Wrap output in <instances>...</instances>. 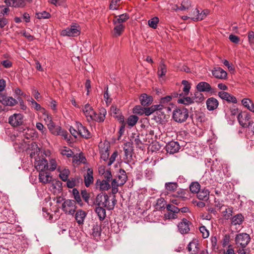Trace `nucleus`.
I'll list each match as a JSON object with an SVG mask.
<instances>
[{
	"instance_id": "f257e3e1",
	"label": "nucleus",
	"mask_w": 254,
	"mask_h": 254,
	"mask_svg": "<svg viewBox=\"0 0 254 254\" xmlns=\"http://www.w3.org/2000/svg\"><path fill=\"white\" fill-rule=\"evenodd\" d=\"M189 117L188 110L184 107L176 108L172 114L173 119L177 123L185 122Z\"/></svg>"
},
{
	"instance_id": "f03ea898",
	"label": "nucleus",
	"mask_w": 254,
	"mask_h": 254,
	"mask_svg": "<svg viewBox=\"0 0 254 254\" xmlns=\"http://www.w3.org/2000/svg\"><path fill=\"white\" fill-rule=\"evenodd\" d=\"M251 237L246 233H241L237 234L235 237V243L238 247L246 248L251 241Z\"/></svg>"
},
{
	"instance_id": "7ed1b4c3",
	"label": "nucleus",
	"mask_w": 254,
	"mask_h": 254,
	"mask_svg": "<svg viewBox=\"0 0 254 254\" xmlns=\"http://www.w3.org/2000/svg\"><path fill=\"white\" fill-rule=\"evenodd\" d=\"M62 209L65 213L73 215L76 209L75 201L72 199L65 200L62 204Z\"/></svg>"
},
{
	"instance_id": "20e7f679",
	"label": "nucleus",
	"mask_w": 254,
	"mask_h": 254,
	"mask_svg": "<svg viewBox=\"0 0 254 254\" xmlns=\"http://www.w3.org/2000/svg\"><path fill=\"white\" fill-rule=\"evenodd\" d=\"M80 34V28L79 26L75 24L70 25L69 27L62 30V35L64 36H77Z\"/></svg>"
},
{
	"instance_id": "39448f33",
	"label": "nucleus",
	"mask_w": 254,
	"mask_h": 254,
	"mask_svg": "<svg viewBox=\"0 0 254 254\" xmlns=\"http://www.w3.org/2000/svg\"><path fill=\"white\" fill-rule=\"evenodd\" d=\"M0 102L5 106H13L17 104L18 101L12 97L0 93Z\"/></svg>"
},
{
	"instance_id": "423d86ee",
	"label": "nucleus",
	"mask_w": 254,
	"mask_h": 254,
	"mask_svg": "<svg viewBox=\"0 0 254 254\" xmlns=\"http://www.w3.org/2000/svg\"><path fill=\"white\" fill-rule=\"evenodd\" d=\"M45 120L46 121H49V123L47 124V126L48 129L52 134L54 135L60 134L61 131L62 130L61 127H60L55 126V124L52 120V118L51 116L47 115V119H45Z\"/></svg>"
},
{
	"instance_id": "0eeeda50",
	"label": "nucleus",
	"mask_w": 254,
	"mask_h": 254,
	"mask_svg": "<svg viewBox=\"0 0 254 254\" xmlns=\"http://www.w3.org/2000/svg\"><path fill=\"white\" fill-rule=\"evenodd\" d=\"M35 166L39 172L42 171H48L49 165L47 160L45 158H39L35 159Z\"/></svg>"
},
{
	"instance_id": "6e6552de",
	"label": "nucleus",
	"mask_w": 254,
	"mask_h": 254,
	"mask_svg": "<svg viewBox=\"0 0 254 254\" xmlns=\"http://www.w3.org/2000/svg\"><path fill=\"white\" fill-rule=\"evenodd\" d=\"M23 116L20 114H14L9 117L8 123L13 127L18 126L22 124Z\"/></svg>"
},
{
	"instance_id": "1a4fd4ad",
	"label": "nucleus",
	"mask_w": 254,
	"mask_h": 254,
	"mask_svg": "<svg viewBox=\"0 0 254 254\" xmlns=\"http://www.w3.org/2000/svg\"><path fill=\"white\" fill-rule=\"evenodd\" d=\"M77 129L78 130L79 134L82 137L86 139L90 138L92 137L90 132L87 127L83 126L80 123L76 124Z\"/></svg>"
},
{
	"instance_id": "9d476101",
	"label": "nucleus",
	"mask_w": 254,
	"mask_h": 254,
	"mask_svg": "<svg viewBox=\"0 0 254 254\" xmlns=\"http://www.w3.org/2000/svg\"><path fill=\"white\" fill-rule=\"evenodd\" d=\"M114 179H117V183L120 186L124 185L127 179L126 171L123 169H120Z\"/></svg>"
},
{
	"instance_id": "9b49d317",
	"label": "nucleus",
	"mask_w": 254,
	"mask_h": 254,
	"mask_svg": "<svg viewBox=\"0 0 254 254\" xmlns=\"http://www.w3.org/2000/svg\"><path fill=\"white\" fill-rule=\"evenodd\" d=\"M165 148L167 153L174 154L179 150L180 146L177 141H172L167 144Z\"/></svg>"
},
{
	"instance_id": "f8f14e48",
	"label": "nucleus",
	"mask_w": 254,
	"mask_h": 254,
	"mask_svg": "<svg viewBox=\"0 0 254 254\" xmlns=\"http://www.w3.org/2000/svg\"><path fill=\"white\" fill-rule=\"evenodd\" d=\"M190 223L186 218H183L182 221L180 222L178 225V227L179 232L181 234H187L190 230Z\"/></svg>"
},
{
	"instance_id": "ddd939ff",
	"label": "nucleus",
	"mask_w": 254,
	"mask_h": 254,
	"mask_svg": "<svg viewBox=\"0 0 254 254\" xmlns=\"http://www.w3.org/2000/svg\"><path fill=\"white\" fill-rule=\"evenodd\" d=\"M39 179L40 182L47 184L52 182V177L50 176V173L47 171H42L39 172Z\"/></svg>"
},
{
	"instance_id": "4468645a",
	"label": "nucleus",
	"mask_w": 254,
	"mask_h": 254,
	"mask_svg": "<svg viewBox=\"0 0 254 254\" xmlns=\"http://www.w3.org/2000/svg\"><path fill=\"white\" fill-rule=\"evenodd\" d=\"M218 96L222 99L225 100L229 103H237V102L236 98L228 92L225 91L219 92Z\"/></svg>"
},
{
	"instance_id": "2eb2a0df",
	"label": "nucleus",
	"mask_w": 254,
	"mask_h": 254,
	"mask_svg": "<svg viewBox=\"0 0 254 254\" xmlns=\"http://www.w3.org/2000/svg\"><path fill=\"white\" fill-rule=\"evenodd\" d=\"M196 88L199 92H212L213 91L210 85L204 81L199 82L196 85Z\"/></svg>"
},
{
	"instance_id": "dca6fc26",
	"label": "nucleus",
	"mask_w": 254,
	"mask_h": 254,
	"mask_svg": "<svg viewBox=\"0 0 254 254\" xmlns=\"http://www.w3.org/2000/svg\"><path fill=\"white\" fill-rule=\"evenodd\" d=\"M108 198V194L106 193H101L98 194L95 199L94 204H95L98 206L106 207L105 204V200H107Z\"/></svg>"
},
{
	"instance_id": "f3484780",
	"label": "nucleus",
	"mask_w": 254,
	"mask_h": 254,
	"mask_svg": "<svg viewBox=\"0 0 254 254\" xmlns=\"http://www.w3.org/2000/svg\"><path fill=\"white\" fill-rule=\"evenodd\" d=\"M83 111L85 116L87 118L88 120H93L95 112L89 104H87L84 106Z\"/></svg>"
},
{
	"instance_id": "a211bd4d",
	"label": "nucleus",
	"mask_w": 254,
	"mask_h": 254,
	"mask_svg": "<svg viewBox=\"0 0 254 254\" xmlns=\"http://www.w3.org/2000/svg\"><path fill=\"white\" fill-rule=\"evenodd\" d=\"M206 104L209 111H213L218 107L219 102L215 98L210 97L207 99Z\"/></svg>"
},
{
	"instance_id": "6ab92c4d",
	"label": "nucleus",
	"mask_w": 254,
	"mask_h": 254,
	"mask_svg": "<svg viewBox=\"0 0 254 254\" xmlns=\"http://www.w3.org/2000/svg\"><path fill=\"white\" fill-rule=\"evenodd\" d=\"M212 73L215 77L219 79H226L227 76L226 71L220 67L215 68Z\"/></svg>"
},
{
	"instance_id": "aec40b11",
	"label": "nucleus",
	"mask_w": 254,
	"mask_h": 254,
	"mask_svg": "<svg viewBox=\"0 0 254 254\" xmlns=\"http://www.w3.org/2000/svg\"><path fill=\"white\" fill-rule=\"evenodd\" d=\"M188 250L191 254H198L199 251V244L196 241H192L188 246Z\"/></svg>"
},
{
	"instance_id": "412c9836",
	"label": "nucleus",
	"mask_w": 254,
	"mask_h": 254,
	"mask_svg": "<svg viewBox=\"0 0 254 254\" xmlns=\"http://www.w3.org/2000/svg\"><path fill=\"white\" fill-rule=\"evenodd\" d=\"M93 170L91 168H88L87 174L84 176V184L86 187L93 183Z\"/></svg>"
},
{
	"instance_id": "4be33fe9",
	"label": "nucleus",
	"mask_w": 254,
	"mask_h": 254,
	"mask_svg": "<svg viewBox=\"0 0 254 254\" xmlns=\"http://www.w3.org/2000/svg\"><path fill=\"white\" fill-rule=\"evenodd\" d=\"M106 113V109L104 108H101L99 110V114L95 113V115L92 120H95L98 122H103L105 119Z\"/></svg>"
},
{
	"instance_id": "5701e85b",
	"label": "nucleus",
	"mask_w": 254,
	"mask_h": 254,
	"mask_svg": "<svg viewBox=\"0 0 254 254\" xmlns=\"http://www.w3.org/2000/svg\"><path fill=\"white\" fill-rule=\"evenodd\" d=\"M97 188H99L100 190L105 191L108 190L111 188V185L109 182L105 180L100 181L98 180L96 183Z\"/></svg>"
},
{
	"instance_id": "b1692460",
	"label": "nucleus",
	"mask_w": 254,
	"mask_h": 254,
	"mask_svg": "<svg viewBox=\"0 0 254 254\" xmlns=\"http://www.w3.org/2000/svg\"><path fill=\"white\" fill-rule=\"evenodd\" d=\"M209 191L206 189L200 190L197 193V198L202 200H207L209 197Z\"/></svg>"
},
{
	"instance_id": "393cba45",
	"label": "nucleus",
	"mask_w": 254,
	"mask_h": 254,
	"mask_svg": "<svg viewBox=\"0 0 254 254\" xmlns=\"http://www.w3.org/2000/svg\"><path fill=\"white\" fill-rule=\"evenodd\" d=\"M86 216V212L81 210H78L75 215V218L78 224H83L84 219Z\"/></svg>"
},
{
	"instance_id": "a878e982",
	"label": "nucleus",
	"mask_w": 254,
	"mask_h": 254,
	"mask_svg": "<svg viewBox=\"0 0 254 254\" xmlns=\"http://www.w3.org/2000/svg\"><path fill=\"white\" fill-rule=\"evenodd\" d=\"M167 66L165 64L164 62L162 60L159 64L158 68L157 74L159 77H162L165 76L167 73Z\"/></svg>"
},
{
	"instance_id": "bb28decb",
	"label": "nucleus",
	"mask_w": 254,
	"mask_h": 254,
	"mask_svg": "<svg viewBox=\"0 0 254 254\" xmlns=\"http://www.w3.org/2000/svg\"><path fill=\"white\" fill-rule=\"evenodd\" d=\"M27 101L30 103L31 107L34 108L35 110L40 111L41 113L44 114L45 109L42 107L41 105L36 102L32 98H30Z\"/></svg>"
},
{
	"instance_id": "cd10ccee",
	"label": "nucleus",
	"mask_w": 254,
	"mask_h": 254,
	"mask_svg": "<svg viewBox=\"0 0 254 254\" xmlns=\"http://www.w3.org/2000/svg\"><path fill=\"white\" fill-rule=\"evenodd\" d=\"M152 100V97L146 94H142L140 97V103L142 105L144 106L151 104Z\"/></svg>"
},
{
	"instance_id": "c85d7f7f",
	"label": "nucleus",
	"mask_w": 254,
	"mask_h": 254,
	"mask_svg": "<svg viewBox=\"0 0 254 254\" xmlns=\"http://www.w3.org/2000/svg\"><path fill=\"white\" fill-rule=\"evenodd\" d=\"M71 192L75 203L78 204L80 206H83V203L82 201L79 192L77 189L76 188H73Z\"/></svg>"
},
{
	"instance_id": "c756f323",
	"label": "nucleus",
	"mask_w": 254,
	"mask_h": 254,
	"mask_svg": "<svg viewBox=\"0 0 254 254\" xmlns=\"http://www.w3.org/2000/svg\"><path fill=\"white\" fill-rule=\"evenodd\" d=\"M105 207L97 206L95 209V212L100 220H103L106 216Z\"/></svg>"
},
{
	"instance_id": "7c9ffc66",
	"label": "nucleus",
	"mask_w": 254,
	"mask_h": 254,
	"mask_svg": "<svg viewBox=\"0 0 254 254\" xmlns=\"http://www.w3.org/2000/svg\"><path fill=\"white\" fill-rule=\"evenodd\" d=\"M81 195L89 205L93 206L94 204V201L90 200V194L86 190H81Z\"/></svg>"
},
{
	"instance_id": "2f4dec72",
	"label": "nucleus",
	"mask_w": 254,
	"mask_h": 254,
	"mask_svg": "<svg viewBox=\"0 0 254 254\" xmlns=\"http://www.w3.org/2000/svg\"><path fill=\"white\" fill-rule=\"evenodd\" d=\"M244 220L242 214H237L232 218V224L234 225H240Z\"/></svg>"
},
{
	"instance_id": "473e14b6",
	"label": "nucleus",
	"mask_w": 254,
	"mask_h": 254,
	"mask_svg": "<svg viewBox=\"0 0 254 254\" xmlns=\"http://www.w3.org/2000/svg\"><path fill=\"white\" fill-rule=\"evenodd\" d=\"M85 160V157L81 153L77 154L73 156L72 162L75 164H79L81 163H84Z\"/></svg>"
},
{
	"instance_id": "72a5a7b5",
	"label": "nucleus",
	"mask_w": 254,
	"mask_h": 254,
	"mask_svg": "<svg viewBox=\"0 0 254 254\" xmlns=\"http://www.w3.org/2000/svg\"><path fill=\"white\" fill-rule=\"evenodd\" d=\"M117 19L114 21V23L115 24L117 23L122 24V23L126 21L127 19H129V15L126 13L121 14L118 16H116Z\"/></svg>"
},
{
	"instance_id": "f704fd0d",
	"label": "nucleus",
	"mask_w": 254,
	"mask_h": 254,
	"mask_svg": "<svg viewBox=\"0 0 254 254\" xmlns=\"http://www.w3.org/2000/svg\"><path fill=\"white\" fill-rule=\"evenodd\" d=\"M101 226L97 224H96L93 226L92 231H91V235L94 238H98L100 237L101 235Z\"/></svg>"
},
{
	"instance_id": "c9c22d12",
	"label": "nucleus",
	"mask_w": 254,
	"mask_h": 254,
	"mask_svg": "<svg viewBox=\"0 0 254 254\" xmlns=\"http://www.w3.org/2000/svg\"><path fill=\"white\" fill-rule=\"evenodd\" d=\"M178 187V185L176 182H168L165 184V189L169 191H174Z\"/></svg>"
},
{
	"instance_id": "e433bc0d",
	"label": "nucleus",
	"mask_w": 254,
	"mask_h": 254,
	"mask_svg": "<svg viewBox=\"0 0 254 254\" xmlns=\"http://www.w3.org/2000/svg\"><path fill=\"white\" fill-rule=\"evenodd\" d=\"M101 158L104 161H108L109 156V150L108 146L100 149Z\"/></svg>"
},
{
	"instance_id": "4c0bfd02",
	"label": "nucleus",
	"mask_w": 254,
	"mask_h": 254,
	"mask_svg": "<svg viewBox=\"0 0 254 254\" xmlns=\"http://www.w3.org/2000/svg\"><path fill=\"white\" fill-rule=\"evenodd\" d=\"M193 13L196 15V17L192 18V19L194 21L201 20L203 19L206 16L205 13L204 11H202L201 13H200L199 10L197 8H195L194 10Z\"/></svg>"
},
{
	"instance_id": "58836bf2",
	"label": "nucleus",
	"mask_w": 254,
	"mask_h": 254,
	"mask_svg": "<svg viewBox=\"0 0 254 254\" xmlns=\"http://www.w3.org/2000/svg\"><path fill=\"white\" fill-rule=\"evenodd\" d=\"M182 83L183 85V94H184V96H187L189 94L190 89V84L187 80H183L182 82Z\"/></svg>"
},
{
	"instance_id": "ea45409f",
	"label": "nucleus",
	"mask_w": 254,
	"mask_h": 254,
	"mask_svg": "<svg viewBox=\"0 0 254 254\" xmlns=\"http://www.w3.org/2000/svg\"><path fill=\"white\" fill-rule=\"evenodd\" d=\"M190 190L192 193H197L200 190V185L197 182H192L190 185Z\"/></svg>"
},
{
	"instance_id": "a19ab883",
	"label": "nucleus",
	"mask_w": 254,
	"mask_h": 254,
	"mask_svg": "<svg viewBox=\"0 0 254 254\" xmlns=\"http://www.w3.org/2000/svg\"><path fill=\"white\" fill-rule=\"evenodd\" d=\"M125 29V26L123 24H119L116 25L114 29V35L116 37H118L121 35Z\"/></svg>"
},
{
	"instance_id": "79ce46f5",
	"label": "nucleus",
	"mask_w": 254,
	"mask_h": 254,
	"mask_svg": "<svg viewBox=\"0 0 254 254\" xmlns=\"http://www.w3.org/2000/svg\"><path fill=\"white\" fill-rule=\"evenodd\" d=\"M138 117L135 115L129 116L127 120V124L131 127L134 126L138 120Z\"/></svg>"
},
{
	"instance_id": "37998d69",
	"label": "nucleus",
	"mask_w": 254,
	"mask_h": 254,
	"mask_svg": "<svg viewBox=\"0 0 254 254\" xmlns=\"http://www.w3.org/2000/svg\"><path fill=\"white\" fill-rule=\"evenodd\" d=\"M166 204V202L165 200V199L162 197H160V198L157 199V200L156 201V209L160 210L162 208H165Z\"/></svg>"
},
{
	"instance_id": "c03bdc74",
	"label": "nucleus",
	"mask_w": 254,
	"mask_h": 254,
	"mask_svg": "<svg viewBox=\"0 0 254 254\" xmlns=\"http://www.w3.org/2000/svg\"><path fill=\"white\" fill-rule=\"evenodd\" d=\"M69 173L70 172L68 169H64L60 172L59 177L62 181L66 182V181H67Z\"/></svg>"
},
{
	"instance_id": "a18cd8bd",
	"label": "nucleus",
	"mask_w": 254,
	"mask_h": 254,
	"mask_svg": "<svg viewBox=\"0 0 254 254\" xmlns=\"http://www.w3.org/2000/svg\"><path fill=\"white\" fill-rule=\"evenodd\" d=\"M201 92L197 91L194 93V96L193 97V101L197 103L201 102L204 99V96Z\"/></svg>"
},
{
	"instance_id": "49530a36",
	"label": "nucleus",
	"mask_w": 254,
	"mask_h": 254,
	"mask_svg": "<svg viewBox=\"0 0 254 254\" xmlns=\"http://www.w3.org/2000/svg\"><path fill=\"white\" fill-rule=\"evenodd\" d=\"M179 103L185 104V105H189L192 103H193V98H191L190 97H187L183 98H180L178 99V101Z\"/></svg>"
},
{
	"instance_id": "de8ad7c7",
	"label": "nucleus",
	"mask_w": 254,
	"mask_h": 254,
	"mask_svg": "<svg viewBox=\"0 0 254 254\" xmlns=\"http://www.w3.org/2000/svg\"><path fill=\"white\" fill-rule=\"evenodd\" d=\"M159 22V19L157 17H154L148 21L149 26L153 28L156 29L157 26V24Z\"/></svg>"
},
{
	"instance_id": "09e8293b",
	"label": "nucleus",
	"mask_w": 254,
	"mask_h": 254,
	"mask_svg": "<svg viewBox=\"0 0 254 254\" xmlns=\"http://www.w3.org/2000/svg\"><path fill=\"white\" fill-rule=\"evenodd\" d=\"M112 186V193L114 195L117 193L119 190L118 187L120 186V185L117 183V179H113L111 183Z\"/></svg>"
},
{
	"instance_id": "8fccbe9b",
	"label": "nucleus",
	"mask_w": 254,
	"mask_h": 254,
	"mask_svg": "<svg viewBox=\"0 0 254 254\" xmlns=\"http://www.w3.org/2000/svg\"><path fill=\"white\" fill-rule=\"evenodd\" d=\"M224 217L228 220L231 218L232 215L233 208L232 207H228L226 208L225 211L222 212Z\"/></svg>"
},
{
	"instance_id": "3c124183",
	"label": "nucleus",
	"mask_w": 254,
	"mask_h": 254,
	"mask_svg": "<svg viewBox=\"0 0 254 254\" xmlns=\"http://www.w3.org/2000/svg\"><path fill=\"white\" fill-rule=\"evenodd\" d=\"M36 14L37 15V18L38 19L49 18L51 16V14L46 11H43L40 12H37Z\"/></svg>"
},
{
	"instance_id": "603ef678",
	"label": "nucleus",
	"mask_w": 254,
	"mask_h": 254,
	"mask_svg": "<svg viewBox=\"0 0 254 254\" xmlns=\"http://www.w3.org/2000/svg\"><path fill=\"white\" fill-rule=\"evenodd\" d=\"M166 208L168 211L173 212L175 213H178L180 211V209L178 207L171 204H167Z\"/></svg>"
},
{
	"instance_id": "864d4df0",
	"label": "nucleus",
	"mask_w": 254,
	"mask_h": 254,
	"mask_svg": "<svg viewBox=\"0 0 254 254\" xmlns=\"http://www.w3.org/2000/svg\"><path fill=\"white\" fill-rule=\"evenodd\" d=\"M13 7H23L25 5L24 0H13Z\"/></svg>"
},
{
	"instance_id": "5fc2aeb1",
	"label": "nucleus",
	"mask_w": 254,
	"mask_h": 254,
	"mask_svg": "<svg viewBox=\"0 0 254 254\" xmlns=\"http://www.w3.org/2000/svg\"><path fill=\"white\" fill-rule=\"evenodd\" d=\"M133 112L134 114L142 115L144 114V108L139 105L135 106L133 109Z\"/></svg>"
},
{
	"instance_id": "6e6d98bb",
	"label": "nucleus",
	"mask_w": 254,
	"mask_h": 254,
	"mask_svg": "<svg viewBox=\"0 0 254 254\" xmlns=\"http://www.w3.org/2000/svg\"><path fill=\"white\" fill-rule=\"evenodd\" d=\"M125 156L127 159L130 160L132 158V149L130 148H124Z\"/></svg>"
},
{
	"instance_id": "4d7b16f0",
	"label": "nucleus",
	"mask_w": 254,
	"mask_h": 254,
	"mask_svg": "<svg viewBox=\"0 0 254 254\" xmlns=\"http://www.w3.org/2000/svg\"><path fill=\"white\" fill-rule=\"evenodd\" d=\"M200 232L202 233V236L203 238H207L209 235V231L204 226L199 227Z\"/></svg>"
},
{
	"instance_id": "13d9d810",
	"label": "nucleus",
	"mask_w": 254,
	"mask_h": 254,
	"mask_svg": "<svg viewBox=\"0 0 254 254\" xmlns=\"http://www.w3.org/2000/svg\"><path fill=\"white\" fill-rule=\"evenodd\" d=\"M52 184L53 189H62V183L59 180H54L52 179L51 182Z\"/></svg>"
},
{
	"instance_id": "bf43d9fd",
	"label": "nucleus",
	"mask_w": 254,
	"mask_h": 254,
	"mask_svg": "<svg viewBox=\"0 0 254 254\" xmlns=\"http://www.w3.org/2000/svg\"><path fill=\"white\" fill-rule=\"evenodd\" d=\"M177 213L168 211L164 214V217L167 219H175L177 218Z\"/></svg>"
},
{
	"instance_id": "052dcab7",
	"label": "nucleus",
	"mask_w": 254,
	"mask_h": 254,
	"mask_svg": "<svg viewBox=\"0 0 254 254\" xmlns=\"http://www.w3.org/2000/svg\"><path fill=\"white\" fill-rule=\"evenodd\" d=\"M118 156V152L117 151H115L114 153L111 155V157L108 159L109 160L107 162V165L108 166L111 165L113 162L115 161L116 157Z\"/></svg>"
},
{
	"instance_id": "680f3d73",
	"label": "nucleus",
	"mask_w": 254,
	"mask_h": 254,
	"mask_svg": "<svg viewBox=\"0 0 254 254\" xmlns=\"http://www.w3.org/2000/svg\"><path fill=\"white\" fill-rule=\"evenodd\" d=\"M66 181L67 187L69 188H73L76 185V180L74 178L67 179Z\"/></svg>"
},
{
	"instance_id": "e2e57ef3",
	"label": "nucleus",
	"mask_w": 254,
	"mask_h": 254,
	"mask_svg": "<svg viewBox=\"0 0 254 254\" xmlns=\"http://www.w3.org/2000/svg\"><path fill=\"white\" fill-rule=\"evenodd\" d=\"M48 170L54 171L57 168V162L55 159H52L50 161Z\"/></svg>"
},
{
	"instance_id": "0e129e2a",
	"label": "nucleus",
	"mask_w": 254,
	"mask_h": 254,
	"mask_svg": "<svg viewBox=\"0 0 254 254\" xmlns=\"http://www.w3.org/2000/svg\"><path fill=\"white\" fill-rule=\"evenodd\" d=\"M31 147L35 150L34 152H31L30 153L31 157H33V155H35V153H37L40 151V148L38 147L37 144L35 142H32L31 144Z\"/></svg>"
},
{
	"instance_id": "69168bd1",
	"label": "nucleus",
	"mask_w": 254,
	"mask_h": 254,
	"mask_svg": "<svg viewBox=\"0 0 254 254\" xmlns=\"http://www.w3.org/2000/svg\"><path fill=\"white\" fill-rule=\"evenodd\" d=\"M172 100V97L170 95L166 96L160 99V103L161 104L165 105L170 102Z\"/></svg>"
},
{
	"instance_id": "338daca9",
	"label": "nucleus",
	"mask_w": 254,
	"mask_h": 254,
	"mask_svg": "<svg viewBox=\"0 0 254 254\" xmlns=\"http://www.w3.org/2000/svg\"><path fill=\"white\" fill-rule=\"evenodd\" d=\"M104 178L106 179L105 181L110 182V180L112 178V175L111 172L109 170H107L103 173Z\"/></svg>"
},
{
	"instance_id": "774afa93",
	"label": "nucleus",
	"mask_w": 254,
	"mask_h": 254,
	"mask_svg": "<svg viewBox=\"0 0 254 254\" xmlns=\"http://www.w3.org/2000/svg\"><path fill=\"white\" fill-rule=\"evenodd\" d=\"M249 42L251 44H254V32L251 31L248 33Z\"/></svg>"
}]
</instances>
